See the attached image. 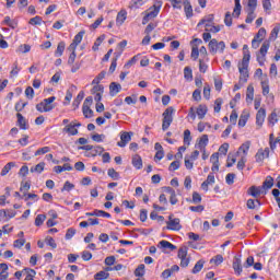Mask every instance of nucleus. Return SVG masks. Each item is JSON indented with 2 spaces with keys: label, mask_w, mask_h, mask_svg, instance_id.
<instances>
[{
  "label": "nucleus",
  "mask_w": 280,
  "mask_h": 280,
  "mask_svg": "<svg viewBox=\"0 0 280 280\" xmlns=\"http://www.w3.org/2000/svg\"><path fill=\"white\" fill-rule=\"evenodd\" d=\"M202 268H205V260H198L191 270L192 275H198Z\"/></svg>",
  "instance_id": "7c9ffc66"
},
{
  "label": "nucleus",
  "mask_w": 280,
  "mask_h": 280,
  "mask_svg": "<svg viewBox=\"0 0 280 280\" xmlns=\"http://www.w3.org/2000/svg\"><path fill=\"white\" fill-rule=\"evenodd\" d=\"M106 135L104 133H95L92 136V141H95L96 143H104Z\"/></svg>",
  "instance_id": "58836bf2"
},
{
  "label": "nucleus",
  "mask_w": 280,
  "mask_h": 280,
  "mask_svg": "<svg viewBox=\"0 0 280 280\" xmlns=\"http://www.w3.org/2000/svg\"><path fill=\"white\" fill-rule=\"evenodd\" d=\"M91 93L92 95H95V93H104V85H101L100 83L95 84Z\"/></svg>",
  "instance_id": "6e6d98bb"
},
{
  "label": "nucleus",
  "mask_w": 280,
  "mask_h": 280,
  "mask_svg": "<svg viewBox=\"0 0 280 280\" xmlns=\"http://www.w3.org/2000/svg\"><path fill=\"white\" fill-rule=\"evenodd\" d=\"M229 152V143H223L220 148H219V152H217L218 154H223V156H226Z\"/></svg>",
  "instance_id": "13d9d810"
},
{
  "label": "nucleus",
  "mask_w": 280,
  "mask_h": 280,
  "mask_svg": "<svg viewBox=\"0 0 280 280\" xmlns=\"http://www.w3.org/2000/svg\"><path fill=\"white\" fill-rule=\"evenodd\" d=\"M202 202V196H200L198 192H192V203L194 205H200Z\"/></svg>",
  "instance_id": "bf43d9fd"
},
{
  "label": "nucleus",
  "mask_w": 280,
  "mask_h": 280,
  "mask_svg": "<svg viewBox=\"0 0 280 280\" xmlns=\"http://www.w3.org/2000/svg\"><path fill=\"white\" fill-rule=\"evenodd\" d=\"M126 19H128V12H126V10H121L117 14L116 24L117 25H124V23L126 22Z\"/></svg>",
  "instance_id": "412c9836"
},
{
  "label": "nucleus",
  "mask_w": 280,
  "mask_h": 280,
  "mask_svg": "<svg viewBox=\"0 0 280 280\" xmlns=\"http://www.w3.org/2000/svg\"><path fill=\"white\" fill-rule=\"evenodd\" d=\"M247 16L245 19V23H253L257 15L255 14V11L246 9Z\"/></svg>",
  "instance_id": "f704fd0d"
},
{
  "label": "nucleus",
  "mask_w": 280,
  "mask_h": 280,
  "mask_svg": "<svg viewBox=\"0 0 280 280\" xmlns=\"http://www.w3.org/2000/svg\"><path fill=\"white\" fill-rule=\"evenodd\" d=\"M208 48L210 54H212V56H215V54H224V49H226V44L224 42H218V39L212 38L208 44Z\"/></svg>",
  "instance_id": "7ed1b4c3"
},
{
  "label": "nucleus",
  "mask_w": 280,
  "mask_h": 280,
  "mask_svg": "<svg viewBox=\"0 0 280 280\" xmlns=\"http://www.w3.org/2000/svg\"><path fill=\"white\" fill-rule=\"evenodd\" d=\"M224 261V257L222 255H217L210 259V264H213L214 266H220Z\"/></svg>",
  "instance_id": "c9c22d12"
},
{
  "label": "nucleus",
  "mask_w": 280,
  "mask_h": 280,
  "mask_svg": "<svg viewBox=\"0 0 280 280\" xmlns=\"http://www.w3.org/2000/svg\"><path fill=\"white\" fill-rule=\"evenodd\" d=\"M85 215H88V218H91V217L110 218V213L103 210H94L93 212H86Z\"/></svg>",
  "instance_id": "2eb2a0df"
},
{
  "label": "nucleus",
  "mask_w": 280,
  "mask_h": 280,
  "mask_svg": "<svg viewBox=\"0 0 280 280\" xmlns=\"http://www.w3.org/2000/svg\"><path fill=\"white\" fill-rule=\"evenodd\" d=\"M31 172L32 174H43V172H45V162H40L37 165L31 167Z\"/></svg>",
  "instance_id": "393cba45"
},
{
  "label": "nucleus",
  "mask_w": 280,
  "mask_h": 280,
  "mask_svg": "<svg viewBox=\"0 0 280 280\" xmlns=\"http://www.w3.org/2000/svg\"><path fill=\"white\" fill-rule=\"evenodd\" d=\"M244 167H246V156H242L237 162V170H240V172L244 171Z\"/></svg>",
  "instance_id": "e2e57ef3"
},
{
  "label": "nucleus",
  "mask_w": 280,
  "mask_h": 280,
  "mask_svg": "<svg viewBox=\"0 0 280 280\" xmlns=\"http://www.w3.org/2000/svg\"><path fill=\"white\" fill-rule=\"evenodd\" d=\"M255 202H257L258 207H261V202H259V200L248 199L246 203L247 209H257V205H255Z\"/></svg>",
  "instance_id": "c03bdc74"
},
{
  "label": "nucleus",
  "mask_w": 280,
  "mask_h": 280,
  "mask_svg": "<svg viewBox=\"0 0 280 280\" xmlns=\"http://www.w3.org/2000/svg\"><path fill=\"white\" fill-rule=\"evenodd\" d=\"M209 112V108L205 104H200L196 109V115L198 119H202L206 117L207 113Z\"/></svg>",
  "instance_id": "f3484780"
},
{
  "label": "nucleus",
  "mask_w": 280,
  "mask_h": 280,
  "mask_svg": "<svg viewBox=\"0 0 280 280\" xmlns=\"http://www.w3.org/2000/svg\"><path fill=\"white\" fill-rule=\"evenodd\" d=\"M12 167H14V163L13 162H9L1 171V176H8V174L10 173V170H12Z\"/></svg>",
  "instance_id": "de8ad7c7"
},
{
  "label": "nucleus",
  "mask_w": 280,
  "mask_h": 280,
  "mask_svg": "<svg viewBox=\"0 0 280 280\" xmlns=\"http://www.w3.org/2000/svg\"><path fill=\"white\" fill-rule=\"evenodd\" d=\"M256 38V40H264V38H266V28L261 27L259 28L258 33L256 34V36L254 37Z\"/></svg>",
  "instance_id": "603ef678"
},
{
  "label": "nucleus",
  "mask_w": 280,
  "mask_h": 280,
  "mask_svg": "<svg viewBox=\"0 0 280 280\" xmlns=\"http://www.w3.org/2000/svg\"><path fill=\"white\" fill-rule=\"evenodd\" d=\"M83 100H84V91H81L79 92L78 96L74 98L72 106H74V108H79Z\"/></svg>",
  "instance_id": "c756f323"
},
{
  "label": "nucleus",
  "mask_w": 280,
  "mask_h": 280,
  "mask_svg": "<svg viewBox=\"0 0 280 280\" xmlns=\"http://www.w3.org/2000/svg\"><path fill=\"white\" fill-rule=\"evenodd\" d=\"M121 92V84L117 83V82H112L109 84V95H112V97H115V95H117V93Z\"/></svg>",
  "instance_id": "a211bd4d"
},
{
  "label": "nucleus",
  "mask_w": 280,
  "mask_h": 280,
  "mask_svg": "<svg viewBox=\"0 0 280 280\" xmlns=\"http://www.w3.org/2000/svg\"><path fill=\"white\" fill-rule=\"evenodd\" d=\"M104 78H106V72L102 71L96 78L93 79L92 84H100Z\"/></svg>",
  "instance_id": "5fc2aeb1"
},
{
  "label": "nucleus",
  "mask_w": 280,
  "mask_h": 280,
  "mask_svg": "<svg viewBox=\"0 0 280 280\" xmlns=\"http://www.w3.org/2000/svg\"><path fill=\"white\" fill-rule=\"evenodd\" d=\"M65 47H66L65 42H60L58 44L57 49L55 51V58H60L62 54H65Z\"/></svg>",
  "instance_id": "bb28decb"
},
{
  "label": "nucleus",
  "mask_w": 280,
  "mask_h": 280,
  "mask_svg": "<svg viewBox=\"0 0 280 280\" xmlns=\"http://www.w3.org/2000/svg\"><path fill=\"white\" fill-rule=\"evenodd\" d=\"M162 5V2H158V4L151 7L142 19V25H148V22L152 21V19H156L159 16V12H161Z\"/></svg>",
  "instance_id": "f03ea898"
},
{
  "label": "nucleus",
  "mask_w": 280,
  "mask_h": 280,
  "mask_svg": "<svg viewBox=\"0 0 280 280\" xmlns=\"http://www.w3.org/2000/svg\"><path fill=\"white\" fill-rule=\"evenodd\" d=\"M55 102L56 96L44 98L39 104L36 105V110H38V113H50V110L56 108L54 105Z\"/></svg>",
  "instance_id": "f257e3e1"
},
{
  "label": "nucleus",
  "mask_w": 280,
  "mask_h": 280,
  "mask_svg": "<svg viewBox=\"0 0 280 280\" xmlns=\"http://www.w3.org/2000/svg\"><path fill=\"white\" fill-rule=\"evenodd\" d=\"M135 275L136 277H143V275H145V265H139L138 268L135 270Z\"/></svg>",
  "instance_id": "a18cd8bd"
},
{
  "label": "nucleus",
  "mask_w": 280,
  "mask_h": 280,
  "mask_svg": "<svg viewBox=\"0 0 280 280\" xmlns=\"http://www.w3.org/2000/svg\"><path fill=\"white\" fill-rule=\"evenodd\" d=\"M279 32H280V24H277L269 36V40H277V37L279 36Z\"/></svg>",
  "instance_id": "2f4dec72"
},
{
  "label": "nucleus",
  "mask_w": 280,
  "mask_h": 280,
  "mask_svg": "<svg viewBox=\"0 0 280 280\" xmlns=\"http://www.w3.org/2000/svg\"><path fill=\"white\" fill-rule=\"evenodd\" d=\"M248 150H250V142L247 141L245 143H243L240 148H238V151L236 152V154H244L243 156H246L248 155Z\"/></svg>",
  "instance_id": "5701e85b"
},
{
  "label": "nucleus",
  "mask_w": 280,
  "mask_h": 280,
  "mask_svg": "<svg viewBox=\"0 0 280 280\" xmlns=\"http://www.w3.org/2000/svg\"><path fill=\"white\" fill-rule=\"evenodd\" d=\"M177 257L179 259H183V258L187 257V247H180L178 249Z\"/></svg>",
  "instance_id": "338daca9"
},
{
  "label": "nucleus",
  "mask_w": 280,
  "mask_h": 280,
  "mask_svg": "<svg viewBox=\"0 0 280 280\" xmlns=\"http://www.w3.org/2000/svg\"><path fill=\"white\" fill-rule=\"evenodd\" d=\"M162 130H168L170 126H172V121H174V107H167L162 114Z\"/></svg>",
  "instance_id": "20e7f679"
},
{
  "label": "nucleus",
  "mask_w": 280,
  "mask_h": 280,
  "mask_svg": "<svg viewBox=\"0 0 280 280\" xmlns=\"http://www.w3.org/2000/svg\"><path fill=\"white\" fill-rule=\"evenodd\" d=\"M81 127H82V122L71 121L70 124L66 125L62 128V132L68 137H75V135H78L79 132L78 128H81Z\"/></svg>",
  "instance_id": "39448f33"
},
{
  "label": "nucleus",
  "mask_w": 280,
  "mask_h": 280,
  "mask_svg": "<svg viewBox=\"0 0 280 280\" xmlns=\"http://www.w3.org/2000/svg\"><path fill=\"white\" fill-rule=\"evenodd\" d=\"M222 104H223L222 98H217L214 101V113H220V110H222Z\"/></svg>",
  "instance_id": "4d7b16f0"
},
{
  "label": "nucleus",
  "mask_w": 280,
  "mask_h": 280,
  "mask_svg": "<svg viewBox=\"0 0 280 280\" xmlns=\"http://www.w3.org/2000/svg\"><path fill=\"white\" fill-rule=\"evenodd\" d=\"M107 176H109V178H113L114 180H119V174L117 173V171H115V168H109L107 171Z\"/></svg>",
  "instance_id": "864d4df0"
},
{
  "label": "nucleus",
  "mask_w": 280,
  "mask_h": 280,
  "mask_svg": "<svg viewBox=\"0 0 280 280\" xmlns=\"http://www.w3.org/2000/svg\"><path fill=\"white\" fill-rule=\"evenodd\" d=\"M143 3H145V1H143V0H131L129 2V8H130V10H139V8H141V5H143Z\"/></svg>",
  "instance_id": "cd10ccee"
},
{
  "label": "nucleus",
  "mask_w": 280,
  "mask_h": 280,
  "mask_svg": "<svg viewBox=\"0 0 280 280\" xmlns=\"http://www.w3.org/2000/svg\"><path fill=\"white\" fill-rule=\"evenodd\" d=\"M47 246H50L51 248H57L58 245L56 244V241L51 236H47L45 240Z\"/></svg>",
  "instance_id": "052dcab7"
},
{
  "label": "nucleus",
  "mask_w": 280,
  "mask_h": 280,
  "mask_svg": "<svg viewBox=\"0 0 280 280\" xmlns=\"http://www.w3.org/2000/svg\"><path fill=\"white\" fill-rule=\"evenodd\" d=\"M109 277H110V273L106 271H98L97 273L94 275V279H101V280L108 279Z\"/></svg>",
  "instance_id": "09e8293b"
},
{
  "label": "nucleus",
  "mask_w": 280,
  "mask_h": 280,
  "mask_svg": "<svg viewBox=\"0 0 280 280\" xmlns=\"http://www.w3.org/2000/svg\"><path fill=\"white\" fill-rule=\"evenodd\" d=\"M133 135L132 131H120V141L117 142L118 148H126L132 141Z\"/></svg>",
  "instance_id": "0eeeda50"
},
{
  "label": "nucleus",
  "mask_w": 280,
  "mask_h": 280,
  "mask_svg": "<svg viewBox=\"0 0 280 280\" xmlns=\"http://www.w3.org/2000/svg\"><path fill=\"white\" fill-rule=\"evenodd\" d=\"M182 1H183L186 19H191L194 16V7H191V2H189V0H182Z\"/></svg>",
  "instance_id": "f8f14e48"
},
{
  "label": "nucleus",
  "mask_w": 280,
  "mask_h": 280,
  "mask_svg": "<svg viewBox=\"0 0 280 280\" xmlns=\"http://www.w3.org/2000/svg\"><path fill=\"white\" fill-rule=\"evenodd\" d=\"M264 121H266V108L261 107L256 114V126L261 128V126H264Z\"/></svg>",
  "instance_id": "9b49d317"
},
{
  "label": "nucleus",
  "mask_w": 280,
  "mask_h": 280,
  "mask_svg": "<svg viewBox=\"0 0 280 280\" xmlns=\"http://www.w3.org/2000/svg\"><path fill=\"white\" fill-rule=\"evenodd\" d=\"M269 124H272V126H275V124H277V121H279V118L277 116V112H272L268 118Z\"/></svg>",
  "instance_id": "0e129e2a"
},
{
  "label": "nucleus",
  "mask_w": 280,
  "mask_h": 280,
  "mask_svg": "<svg viewBox=\"0 0 280 280\" xmlns=\"http://www.w3.org/2000/svg\"><path fill=\"white\" fill-rule=\"evenodd\" d=\"M270 49V42H264L259 54L257 55V62L260 67H264V63L266 62V54H268V50Z\"/></svg>",
  "instance_id": "423d86ee"
},
{
  "label": "nucleus",
  "mask_w": 280,
  "mask_h": 280,
  "mask_svg": "<svg viewBox=\"0 0 280 280\" xmlns=\"http://www.w3.org/2000/svg\"><path fill=\"white\" fill-rule=\"evenodd\" d=\"M240 71V84H246L248 82V66H238Z\"/></svg>",
  "instance_id": "9d476101"
},
{
  "label": "nucleus",
  "mask_w": 280,
  "mask_h": 280,
  "mask_svg": "<svg viewBox=\"0 0 280 280\" xmlns=\"http://www.w3.org/2000/svg\"><path fill=\"white\" fill-rule=\"evenodd\" d=\"M250 62V50H246L245 52H243V60H242V66L243 67H248Z\"/></svg>",
  "instance_id": "473e14b6"
},
{
  "label": "nucleus",
  "mask_w": 280,
  "mask_h": 280,
  "mask_svg": "<svg viewBox=\"0 0 280 280\" xmlns=\"http://www.w3.org/2000/svg\"><path fill=\"white\" fill-rule=\"evenodd\" d=\"M235 8L233 10V16H240L242 14V4L240 3V0H234Z\"/></svg>",
  "instance_id": "4c0bfd02"
},
{
  "label": "nucleus",
  "mask_w": 280,
  "mask_h": 280,
  "mask_svg": "<svg viewBox=\"0 0 280 280\" xmlns=\"http://www.w3.org/2000/svg\"><path fill=\"white\" fill-rule=\"evenodd\" d=\"M16 118H18V126L21 130H27V128H30V126L27 125V120L25 119V117H23L21 113L16 114Z\"/></svg>",
  "instance_id": "dca6fc26"
},
{
  "label": "nucleus",
  "mask_w": 280,
  "mask_h": 280,
  "mask_svg": "<svg viewBox=\"0 0 280 280\" xmlns=\"http://www.w3.org/2000/svg\"><path fill=\"white\" fill-rule=\"evenodd\" d=\"M275 185V179L272 176H267L262 184V189H272V186Z\"/></svg>",
  "instance_id": "c85d7f7f"
},
{
  "label": "nucleus",
  "mask_w": 280,
  "mask_h": 280,
  "mask_svg": "<svg viewBox=\"0 0 280 280\" xmlns=\"http://www.w3.org/2000/svg\"><path fill=\"white\" fill-rule=\"evenodd\" d=\"M48 152H51V148L43 147L35 152V156H43V154H47Z\"/></svg>",
  "instance_id": "49530a36"
},
{
  "label": "nucleus",
  "mask_w": 280,
  "mask_h": 280,
  "mask_svg": "<svg viewBox=\"0 0 280 280\" xmlns=\"http://www.w3.org/2000/svg\"><path fill=\"white\" fill-rule=\"evenodd\" d=\"M256 163H264V159H266L264 149H259L255 155Z\"/></svg>",
  "instance_id": "37998d69"
},
{
  "label": "nucleus",
  "mask_w": 280,
  "mask_h": 280,
  "mask_svg": "<svg viewBox=\"0 0 280 280\" xmlns=\"http://www.w3.org/2000/svg\"><path fill=\"white\" fill-rule=\"evenodd\" d=\"M225 182L228 185H233V183H235V174L234 173H230L225 176Z\"/></svg>",
  "instance_id": "69168bd1"
},
{
  "label": "nucleus",
  "mask_w": 280,
  "mask_h": 280,
  "mask_svg": "<svg viewBox=\"0 0 280 280\" xmlns=\"http://www.w3.org/2000/svg\"><path fill=\"white\" fill-rule=\"evenodd\" d=\"M82 113H83V116L85 117V119H91V117H93V109H91V107H89V106H83Z\"/></svg>",
  "instance_id": "ea45409f"
},
{
  "label": "nucleus",
  "mask_w": 280,
  "mask_h": 280,
  "mask_svg": "<svg viewBox=\"0 0 280 280\" xmlns=\"http://www.w3.org/2000/svg\"><path fill=\"white\" fill-rule=\"evenodd\" d=\"M46 220H47V215L38 214L35 218V226H43V224L45 223Z\"/></svg>",
  "instance_id": "e433bc0d"
},
{
  "label": "nucleus",
  "mask_w": 280,
  "mask_h": 280,
  "mask_svg": "<svg viewBox=\"0 0 280 280\" xmlns=\"http://www.w3.org/2000/svg\"><path fill=\"white\" fill-rule=\"evenodd\" d=\"M232 267H233V270H234L235 275H237V276L242 275V271H243V269H242V258L235 257L234 260H233Z\"/></svg>",
  "instance_id": "6ab92c4d"
},
{
  "label": "nucleus",
  "mask_w": 280,
  "mask_h": 280,
  "mask_svg": "<svg viewBox=\"0 0 280 280\" xmlns=\"http://www.w3.org/2000/svg\"><path fill=\"white\" fill-rule=\"evenodd\" d=\"M248 196H253V198H259L261 196V189L257 186H252L247 190Z\"/></svg>",
  "instance_id": "b1692460"
},
{
  "label": "nucleus",
  "mask_w": 280,
  "mask_h": 280,
  "mask_svg": "<svg viewBox=\"0 0 280 280\" xmlns=\"http://www.w3.org/2000/svg\"><path fill=\"white\" fill-rule=\"evenodd\" d=\"M213 21H214L213 14H209L199 21V23L197 24V27H202L203 25L205 30L207 31L209 30V27L214 25Z\"/></svg>",
  "instance_id": "1a4fd4ad"
},
{
  "label": "nucleus",
  "mask_w": 280,
  "mask_h": 280,
  "mask_svg": "<svg viewBox=\"0 0 280 280\" xmlns=\"http://www.w3.org/2000/svg\"><path fill=\"white\" fill-rule=\"evenodd\" d=\"M131 164L136 170H142L143 168V160L141 159V155L135 154L131 159Z\"/></svg>",
  "instance_id": "4468645a"
},
{
  "label": "nucleus",
  "mask_w": 280,
  "mask_h": 280,
  "mask_svg": "<svg viewBox=\"0 0 280 280\" xmlns=\"http://www.w3.org/2000/svg\"><path fill=\"white\" fill-rule=\"evenodd\" d=\"M253 100H255V88L253 86V84H249L247 86V92H246L247 104H253Z\"/></svg>",
  "instance_id": "aec40b11"
},
{
  "label": "nucleus",
  "mask_w": 280,
  "mask_h": 280,
  "mask_svg": "<svg viewBox=\"0 0 280 280\" xmlns=\"http://www.w3.org/2000/svg\"><path fill=\"white\" fill-rule=\"evenodd\" d=\"M82 38H84V31L79 32V33L74 36L72 43H74L75 45H80V43H82Z\"/></svg>",
  "instance_id": "3c124183"
},
{
  "label": "nucleus",
  "mask_w": 280,
  "mask_h": 280,
  "mask_svg": "<svg viewBox=\"0 0 280 280\" xmlns=\"http://www.w3.org/2000/svg\"><path fill=\"white\" fill-rule=\"evenodd\" d=\"M236 153H229L228 155V163H226V167H233V165H235L237 158H236Z\"/></svg>",
  "instance_id": "72a5a7b5"
},
{
  "label": "nucleus",
  "mask_w": 280,
  "mask_h": 280,
  "mask_svg": "<svg viewBox=\"0 0 280 280\" xmlns=\"http://www.w3.org/2000/svg\"><path fill=\"white\" fill-rule=\"evenodd\" d=\"M166 224V229L168 231H180V229H183V225H180V219L174 218L173 215L168 217Z\"/></svg>",
  "instance_id": "6e6552de"
},
{
  "label": "nucleus",
  "mask_w": 280,
  "mask_h": 280,
  "mask_svg": "<svg viewBox=\"0 0 280 280\" xmlns=\"http://www.w3.org/2000/svg\"><path fill=\"white\" fill-rule=\"evenodd\" d=\"M184 78L187 82H191V80H194V71L191 70V68H184Z\"/></svg>",
  "instance_id": "a878e982"
},
{
  "label": "nucleus",
  "mask_w": 280,
  "mask_h": 280,
  "mask_svg": "<svg viewBox=\"0 0 280 280\" xmlns=\"http://www.w3.org/2000/svg\"><path fill=\"white\" fill-rule=\"evenodd\" d=\"M158 246L164 250H176V245L170 243V241H161Z\"/></svg>",
  "instance_id": "4be33fe9"
},
{
  "label": "nucleus",
  "mask_w": 280,
  "mask_h": 280,
  "mask_svg": "<svg viewBox=\"0 0 280 280\" xmlns=\"http://www.w3.org/2000/svg\"><path fill=\"white\" fill-rule=\"evenodd\" d=\"M42 23H43V18L38 15L30 20V25H42Z\"/></svg>",
  "instance_id": "680f3d73"
},
{
  "label": "nucleus",
  "mask_w": 280,
  "mask_h": 280,
  "mask_svg": "<svg viewBox=\"0 0 280 280\" xmlns=\"http://www.w3.org/2000/svg\"><path fill=\"white\" fill-rule=\"evenodd\" d=\"M139 56H141L140 54L133 56L126 65H125V69H130V67H132V65H136L137 61L139 60Z\"/></svg>",
  "instance_id": "8fccbe9b"
},
{
  "label": "nucleus",
  "mask_w": 280,
  "mask_h": 280,
  "mask_svg": "<svg viewBox=\"0 0 280 280\" xmlns=\"http://www.w3.org/2000/svg\"><path fill=\"white\" fill-rule=\"evenodd\" d=\"M221 30H222V26L212 24L211 26L206 28V32H208L210 34H218V32H221Z\"/></svg>",
  "instance_id": "79ce46f5"
},
{
  "label": "nucleus",
  "mask_w": 280,
  "mask_h": 280,
  "mask_svg": "<svg viewBox=\"0 0 280 280\" xmlns=\"http://www.w3.org/2000/svg\"><path fill=\"white\" fill-rule=\"evenodd\" d=\"M207 145H209V136L203 135L198 144L196 145V148H198V150H200V152H205V150H207Z\"/></svg>",
  "instance_id": "ddd939ff"
},
{
  "label": "nucleus",
  "mask_w": 280,
  "mask_h": 280,
  "mask_svg": "<svg viewBox=\"0 0 280 280\" xmlns=\"http://www.w3.org/2000/svg\"><path fill=\"white\" fill-rule=\"evenodd\" d=\"M174 10H183V0H167Z\"/></svg>",
  "instance_id": "a19ab883"
},
{
  "label": "nucleus",
  "mask_w": 280,
  "mask_h": 280,
  "mask_svg": "<svg viewBox=\"0 0 280 280\" xmlns=\"http://www.w3.org/2000/svg\"><path fill=\"white\" fill-rule=\"evenodd\" d=\"M247 10H252V11L257 10V0H248Z\"/></svg>",
  "instance_id": "774afa93"
}]
</instances>
